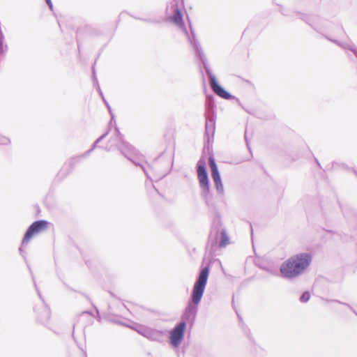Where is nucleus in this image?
Segmentation results:
<instances>
[{"label":"nucleus","instance_id":"1","mask_svg":"<svg viewBox=\"0 0 357 357\" xmlns=\"http://www.w3.org/2000/svg\"><path fill=\"white\" fill-rule=\"evenodd\" d=\"M109 112L111 114V120L109 121V126L114 124L115 127L114 129L113 136L109 141V144L105 148L107 151L112 149L113 146H116L120 152L130 161H131L136 166H139L143 169L144 174L148 178H151L148 169L144 165V157L142 155L138 153L136 149L131 146L128 142L124 141L123 135L121 134L119 128L116 126V121L114 116L112 112L110 107H107Z\"/></svg>","mask_w":357,"mask_h":357},{"label":"nucleus","instance_id":"2","mask_svg":"<svg viewBox=\"0 0 357 357\" xmlns=\"http://www.w3.org/2000/svg\"><path fill=\"white\" fill-rule=\"evenodd\" d=\"M209 274V267L203 268L195 281L191 295V301L188 302L183 315V321L192 324L195 319L198 305L203 296Z\"/></svg>","mask_w":357,"mask_h":357},{"label":"nucleus","instance_id":"3","mask_svg":"<svg viewBox=\"0 0 357 357\" xmlns=\"http://www.w3.org/2000/svg\"><path fill=\"white\" fill-rule=\"evenodd\" d=\"M312 256L308 253H299L289 257L280 266L281 275L286 279H292L301 275L310 266Z\"/></svg>","mask_w":357,"mask_h":357},{"label":"nucleus","instance_id":"4","mask_svg":"<svg viewBox=\"0 0 357 357\" xmlns=\"http://www.w3.org/2000/svg\"><path fill=\"white\" fill-rule=\"evenodd\" d=\"M197 178L201 188V196L208 206L214 207L213 195L211 194L209 179L206 170V160L201 157L197 164Z\"/></svg>","mask_w":357,"mask_h":357},{"label":"nucleus","instance_id":"5","mask_svg":"<svg viewBox=\"0 0 357 357\" xmlns=\"http://www.w3.org/2000/svg\"><path fill=\"white\" fill-rule=\"evenodd\" d=\"M209 238L215 243L218 242L219 247H225L229 243V236L226 229L222 227L219 218L214 220L209 234Z\"/></svg>","mask_w":357,"mask_h":357},{"label":"nucleus","instance_id":"6","mask_svg":"<svg viewBox=\"0 0 357 357\" xmlns=\"http://www.w3.org/2000/svg\"><path fill=\"white\" fill-rule=\"evenodd\" d=\"M132 328L151 341L162 343L165 342L167 336L166 331L157 330L144 325L137 324L135 327Z\"/></svg>","mask_w":357,"mask_h":357},{"label":"nucleus","instance_id":"7","mask_svg":"<svg viewBox=\"0 0 357 357\" xmlns=\"http://www.w3.org/2000/svg\"><path fill=\"white\" fill-rule=\"evenodd\" d=\"M213 99L212 96H207L206 100V123H205V137H207L208 142L211 139L213 140V136L215 128V122L213 116H210L209 112L213 109Z\"/></svg>","mask_w":357,"mask_h":357},{"label":"nucleus","instance_id":"8","mask_svg":"<svg viewBox=\"0 0 357 357\" xmlns=\"http://www.w3.org/2000/svg\"><path fill=\"white\" fill-rule=\"evenodd\" d=\"M185 328L186 323L182 321L169 332L170 344L173 347L177 348L180 346L184 337Z\"/></svg>","mask_w":357,"mask_h":357},{"label":"nucleus","instance_id":"9","mask_svg":"<svg viewBox=\"0 0 357 357\" xmlns=\"http://www.w3.org/2000/svg\"><path fill=\"white\" fill-rule=\"evenodd\" d=\"M47 221L46 220H37L32 223L26 230L24 236L22 239V247L27 244L31 238L36 234H38L42 231L46 229L47 227Z\"/></svg>","mask_w":357,"mask_h":357},{"label":"nucleus","instance_id":"10","mask_svg":"<svg viewBox=\"0 0 357 357\" xmlns=\"http://www.w3.org/2000/svg\"><path fill=\"white\" fill-rule=\"evenodd\" d=\"M208 162L211 170V176L215 183V185L218 195H224V187L222 183L220 172L218 169V166L215 163L214 157L213 155L209 156Z\"/></svg>","mask_w":357,"mask_h":357},{"label":"nucleus","instance_id":"11","mask_svg":"<svg viewBox=\"0 0 357 357\" xmlns=\"http://www.w3.org/2000/svg\"><path fill=\"white\" fill-rule=\"evenodd\" d=\"M169 161L155 160L149 168L152 169L158 179L165 176L169 172Z\"/></svg>","mask_w":357,"mask_h":357},{"label":"nucleus","instance_id":"12","mask_svg":"<svg viewBox=\"0 0 357 357\" xmlns=\"http://www.w3.org/2000/svg\"><path fill=\"white\" fill-rule=\"evenodd\" d=\"M109 133V131L105 132L103 135H102L100 137H98L96 142H94L93 145L92 146L91 149H90L89 150H88L87 151H86L84 154L81 155H79V156H76V157H74L73 158H71V160L69 161L68 165L71 167L72 165H75V163H77L80 161L81 158H84V157H86L87 155H89L93 150L97 146V144L100 142L102 140H103L106 137L107 135H108Z\"/></svg>","mask_w":357,"mask_h":357},{"label":"nucleus","instance_id":"13","mask_svg":"<svg viewBox=\"0 0 357 357\" xmlns=\"http://www.w3.org/2000/svg\"><path fill=\"white\" fill-rule=\"evenodd\" d=\"M38 319L43 324L46 323L50 318L51 312L50 309L43 303L41 312H38Z\"/></svg>","mask_w":357,"mask_h":357},{"label":"nucleus","instance_id":"14","mask_svg":"<svg viewBox=\"0 0 357 357\" xmlns=\"http://www.w3.org/2000/svg\"><path fill=\"white\" fill-rule=\"evenodd\" d=\"M296 16H298L300 19L305 22L307 24L310 25L312 28L316 29L313 22V19L312 17H310L305 14H303L298 12H294Z\"/></svg>","mask_w":357,"mask_h":357},{"label":"nucleus","instance_id":"15","mask_svg":"<svg viewBox=\"0 0 357 357\" xmlns=\"http://www.w3.org/2000/svg\"><path fill=\"white\" fill-rule=\"evenodd\" d=\"M93 84L96 86V89L98 90L100 96L102 97V98L103 99L104 98V96H103V93L100 89V87L99 86V84H98V79H97V77H96V72H95V68L93 67Z\"/></svg>","mask_w":357,"mask_h":357},{"label":"nucleus","instance_id":"16","mask_svg":"<svg viewBox=\"0 0 357 357\" xmlns=\"http://www.w3.org/2000/svg\"><path fill=\"white\" fill-rule=\"evenodd\" d=\"M310 298V294L308 291H305L300 297V301L302 303L307 302Z\"/></svg>","mask_w":357,"mask_h":357},{"label":"nucleus","instance_id":"17","mask_svg":"<svg viewBox=\"0 0 357 357\" xmlns=\"http://www.w3.org/2000/svg\"><path fill=\"white\" fill-rule=\"evenodd\" d=\"M329 40H331L333 41V43H336L337 45L341 46L342 47H343L344 50H350V47H351V45H349V44H344V43H339L337 40H331V38H329Z\"/></svg>","mask_w":357,"mask_h":357},{"label":"nucleus","instance_id":"18","mask_svg":"<svg viewBox=\"0 0 357 357\" xmlns=\"http://www.w3.org/2000/svg\"><path fill=\"white\" fill-rule=\"evenodd\" d=\"M10 142V140L8 138L5 137H0V144H7Z\"/></svg>","mask_w":357,"mask_h":357},{"label":"nucleus","instance_id":"19","mask_svg":"<svg viewBox=\"0 0 357 357\" xmlns=\"http://www.w3.org/2000/svg\"><path fill=\"white\" fill-rule=\"evenodd\" d=\"M242 326L244 327V331H245V333L246 334V335L250 338L251 339V333H250V331L249 328H248L247 327H245L244 326V324L242 322Z\"/></svg>","mask_w":357,"mask_h":357},{"label":"nucleus","instance_id":"20","mask_svg":"<svg viewBox=\"0 0 357 357\" xmlns=\"http://www.w3.org/2000/svg\"><path fill=\"white\" fill-rule=\"evenodd\" d=\"M33 280H34V279L33 278ZM33 282H34V285H35L36 290L37 291V293H38V296H39L40 298V299L43 301V302L44 303V301H43V297H42V296H41V294H40V292L39 289H38V287H37V285H36V281H35V280H33Z\"/></svg>","mask_w":357,"mask_h":357},{"label":"nucleus","instance_id":"21","mask_svg":"<svg viewBox=\"0 0 357 357\" xmlns=\"http://www.w3.org/2000/svg\"><path fill=\"white\" fill-rule=\"evenodd\" d=\"M47 4L48 5L49 8L52 10L53 9V5L51 0H45Z\"/></svg>","mask_w":357,"mask_h":357},{"label":"nucleus","instance_id":"22","mask_svg":"<svg viewBox=\"0 0 357 357\" xmlns=\"http://www.w3.org/2000/svg\"><path fill=\"white\" fill-rule=\"evenodd\" d=\"M351 50V52H354V54H355V56H356V58H357V50H356L354 47H353L352 46H351V47H350V50Z\"/></svg>","mask_w":357,"mask_h":357},{"label":"nucleus","instance_id":"23","mask_svg":"<svg viewBox=\"0 0 357 357\" xmlns=\"http://www.w3.org/2000/svg\"><path fill=\"white\" fill-rule=\"evenodd\" d=\"M20 253L21 255L24 256V254L25 253V251L23 250V248L21 247L19 249Z\"/></svg>","mask_w":357,"mask_h":357},{"label":"nucleus","instance_id":"24","mask_svg":"<svg viewBox=\"0 0 357 357\" xmlns=\"http://www.w3.org/2000/svg\"><path fill=\"white\" fill-rule=\"evenodd\" d=\"M103 101H104V102H105V105L107 106V107H110V106L109 105L108 102H107V100L105 99V98H103Z\"/></svg>","mask_w":357,"mask_h":357},{"label":"nucleus","instance_id":"25","mask_svg":"<svg viewBox=\"0 0 357 357\" xmlns=\"http://www.w3.org/2000/svg\"><path fill=\"white\" fill-rule=\"evenodd\" d=\"M103 101H104V102H105V105L107 106V107H110V106L109 105L108 102H107V100L105 99V98H103Z\"/></svg>","mask_w":357,"mask_h":357},{"label":"nucleus","instance_id":"26","mask_svg":"<svg viewBox=\"0 0 357 357\" xmlns=\"http://www.w3.org/2000/svg\"><path fill=\"white\" fill-rule=\"evenodd\" d=\"M245 141H246V145L248 146L249 144H248V142L247 137H246V132L245 133Z\"/></svg>","mask_w":357,"mask_h":357},{"label":"nucleus","instance_id":"27","mask_svg":"<svg viewBox=\"0 0 357 357\" xmlns=\"http://www.w3.org/2000/svg\"><path fill=\"white\" fill-rule=\"evenodd\" d=\"M238 319H239L240 322H242V318H241V316H239L238 314Z\"/></svg>","mask_w":357,"mask_h":357},{"label":"nucleus","instance_id":"28","mask_svg":"<svg viewBox=\"0 0 357 357\" xmlns=\"http://www.w3.org/2000/svg\"><path fill=\"white\" fill-rule=\"evenodd\" d=\"M84 357H86V353L85 351L83 352Z\"/></svg>","mask_w":357,"mask_h":357},{"label":"nucleus","instance_id":"29","mask_svg":"<svg viewBox=\"0 0 357 357\" xmlns=\"http://www.w3.org/2000/svg\"><path fill=\"white\" fill-rule=\"evenodd\" d=\"M66 166H67V164H65V166L63 167L62 171H63V170H64V168H65V167H66Z\"/></svg>","mask_w":357,"mask_h":357},{"label":"nucleus","instance_id":"30","mask_svg":"<svg viewBox=\"0 0 357 357\" xmlns=\"http://www.w3.org/2000/svg\"><path fill=\"white\" fill-rule=\"evenodd\" d=\"M283 15H289L287 13H282Z\"/></svg>","mask_w":357,"mask_h":357},{"label":"nucleus","instance_id":"31","mask_svg":"<svg viewBox=\"0 0 357 357\" xmlns=\"http://www.w3.org/2000/svg\"><path fill=\"white\" fill-rule=\"evenodd\" d=\"M190 30H192V28L190 27Z\"/></svg>","mask_w":357,"mask_h":357}]
</instances>
